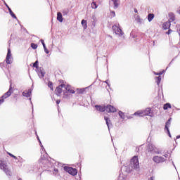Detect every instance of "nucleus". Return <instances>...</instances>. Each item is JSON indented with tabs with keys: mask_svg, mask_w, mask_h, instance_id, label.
<instances>
[{
	"mask_svg": "<svg viewBox=\"0 0 180 180\" xmlns=\"http://www.w3.org/2000/svg\"><path fill=\"white\" fill-rule=\"evenodd\" d=\"M140 168V163L139 162V157L134 156L132 159H131L130 165L129 167L122 166L121 167V171H125V172H130V171H133V169H139Z\"/></svg>",
	"mask_w": 180,
	"mask_h": 180,
	"instance_id": "obj_1",
	"label": "nucleus"
},
{
	"mask_svg": "<svg viewBox=\"0 0 180 180\" xmlns=\"http://www.w3.org/2000/svg\"><path fill=\"white\" fill-rule=\"evenodd\" d=\"M95 108L96 109V110H98V112H105V110H106V112H108V113H115V112H116V108H115L112 105H107L106 106L105 105H96Z\"/></svg>",
	"mask_w": 180,
	"mask_h": 180,
	"instance_id": "obj_2",
	"label": "nucleus"
},
{
	"mask_svg": "<svg viewBox=\"0 0 180 180\" xmlns=\"http://www.w3.org/2000/svg\"><path fill=\"white\" fill-rule=\"evenodd\" d=\"M151 108H146L143 111H136L134 115L135 116H151Z\"/></svg>",
	"mask_w": 180,
	"mask_h": 180,
	"instance_id": "obj_3",
	"label": "nucleus"
},
{
	"mask_svg": "<svg viewBox=\"0 0 180 180\" xmlns=\"http://www.w3.org/2000/svg\"><path fill=\"white\" fill-rule=\"evenodd\" d=\"M63 169L66 172H68V174H70V175H72V176H75V175H77V174H78V170L75 168L65 166L63 167Z\"/></svg>",
	"mask_w": 180,
	"mask_h": 180,
	"instance_id": "obj_4",
	"label": "nucleus"
},
{
	"mask_svg": "<svg viewBox=\"0 0 180 180\" xmlns=\"http://www.w3.org/2000/svg\"><path fill=\"white\" fill-rule=\"evenodd\" d=\"M172 120V118L169 117V120L166 122L165 125V130L167 131V133L169 137H170V138L172 137L171 136V132L169 131V127H171Z\"/></svg>",
	"mask_w": 180,
	"mask_h": 180,
	"instance_id": "obj_5",
	"label": "nucleus"
},
{
	"mask_svg": "<svg viewBox=\"0 0 180 180\" xmlns=\"http://www.w3.org/2000/svg\"><path fill=\"white\" fill-rule=\"evenodd\" d=\"M0 169H3L5 174L8 176H12V172H10L9 169H8V166L4 163H0Z\"/></svg>",
	"mask_w": 180,
	"mask_h": 180,
	"instance_id": "obj_6",
	"label": "nucleus"
},
{
	"mask_svg": "<svg viewBox=\"0 0 180 180\" xmlns=\"http://www.w3.org/2000/svg\"><path fill=\"white\" fill-rule=\"evenodd\" d=\"M148 153H150V154H160L158 149H157L156 147L151 143L148 145Z\"/></svg>",
	"mask_w": 180,
	"mask_h": 180,
	"instance_id": "obj_7",
	"label": "nucleus"
},
{
	"mask_svg": "<svg viewBox=\"0 0 180 180\" xmlns=\"http://www.w3.org/2000/svg\"><path fill=\"white\" fill-rule=\"evenodd\" d=\"M153 161L156 164H161V162H164L165 161V158L162 156H154L153 158Z\"/></svg>",
	"mask_w": 180,
	"mask_h": 180,
	"instance_id": "obj_8",
	"label": "nucleus"
},
{
	"mask_svg": "<svg viewBox=\"0 0 180 180\" xmlns=\"http://www.w3.org/2000/svg\"><path fill=\"white\" fill-rule=\"evenodd\" d=\"M112 30L116 33V34H119V36H122V29L119 27V24L116 23L112 26Z\"/></svg>",
	"mask_w": 180,
	"mask_h": 180,
	"instance_id": "obj_9",
	"label": "nucleus"
},
{
	"mask_svg": "<svg viewBox=\"0 0 180 180\" xmlns=\"http://www.w3.org/2000/svg\"><path fill=\"white\" fill-rule=\"evenodd\" d=\"M12 52H11V48H8V52L6 55V63L7 64H12Z\"/></svg>",
	"mask_w": 180,
	"mask_h": 180,
	"instance_id": "obj_10",
	"label": "nucleus"
},
{
	"mask_svg": "<svg viewBox=\"0 0 180 180\" xmlns=\"http://www.w3.org/2000/svg\"><path fill=\"white\" fill-rule=\"evenodd\" d=\"M37 72L39 78H44L46 72L44 71V68H43V67H39V68L37 69Z\"/></svg>",
	"mask_w": 180,
	"mask_h": 180,
	"instance_id": "obj_11",
	"label": "nucleus"
},
{
	"mask_svg": "<svg viewBox=\"0 0 180 180\" xmlns=\"http://www.w3.org/2000/svg\"><path fill=\"white\" fill-rule=\"evenodd\" d=\"M11 95H12V85H10L8 91L1 97V99L5 101V99H6V98H9Z\"/></svg>",
	"mask_w": 180,
	"mask_h": 180,
	"instance_id": "obj_12",
	"label": "nucleus"
},
{
	"mask_svg": "<svg viewBox=\"0 0 180 180\" xmlns=\"http://www.w3.org/2000/svg\"><path fill=\"white\" fill-rule=\"evenodd\" d=\"M42 164H45L44 165V168H50L53 167V165L51 163V162L49 160H46V158L42 159Z\"/></svg>",
	"mask_w": 180,
	"mask_h": 180,
	"instance_id": "obj_13",
	"label": "nucleus"
},
{
	"mask_svg": "<svg viewBox=\"0 0 180 180\" xmlns=\"http://www.w3.org/2000/svg\"><path fill=\"white\" fill-rule=\"evenodd\" d=\"M104 120H105V123L108 127V130H110V127H113V125L112 124V121H110V119L108 117H104Z\"/></svg>",
	"mask_w": 180,
	"mask_h": 180,
	"instance_id": "obj_14",
	"label": "nucleus"
},
{
	"mask_svg": "<svg viewBox=\"0 0 180 180\" xmlns=\"http://www.w3.org/2000/svg\"><path fill=\"white\" fill-rule=\"evenodd\" d=\"M68 94H75V91L72 90V89H69L67 91L63 90V98H68L70 96Z\"/></svg>",
	"mask_w": 180,
	"mask_h": 180,
	"instance_id": "obj_15",
	"label": "nucleus"
},
{
	"mask_svg": "<svg viewBox=\"0 0 180 180\" xmlns=\"http://www.w3.org/2000/svg\"><path fill=\"white\" fill-rule=\"evenodd\" d=\"M22 96H25V98H30L32 96V89H28V91H24Z\"/></svg>",
	"mask_w": 180,
	"mask_h": 180,
	"instance_id": "obj_16",
	"label": "nucleus"
},
{
	"mask_svg": "<svg viewBox=\"0 0 180 180\" xmlns=\"http://www.w3.org/2000/svg\"><path fill=\"white\" fill-rule=\"evenodd\" d=\"M63 87H61L60 85H59L56 89V94L58 96H60L61 95V92H63Z\"/></svg>",
	"mask_w": 180,
	"mask_h": 180,
	"instance_id": "obj_17",
	"label": "nucleus"
},
{
	"mask_svg": "<svg viewBox=\"0 0 180 180\" xmlns=\"http://www.w3.org/2000/svg\"><path fill=\"white\" fill-rule=\"evenodd\" d=\"M175 20V14L174 13H169V22H174Z\"/></svg>",
	"mask_w": 180,
	"mask_h": 180,
	"instance_id": "obj_18",
	"label": "nucleus"
},
{
	"mask_svg": "<svg viewBox=\"0 0 180 180\" xmlns=\"http://www.w3.org/2000/svg\"><path fill=\"white\" fill-rule=\"evenodd\" d=\"M61 88H64L65 90V92H67L68 91H70V89H71V86L70 84H68L67 86L65 84H60Z\"/></svg>",
	"mask_w": 180,
	"mask_h": 180,
	"instance_id": "obj_19",
	"label": "nucleus"
},
{
	"mask_svg": "<svg viewBox=\"0 0 180 180\" xmlns=\"http://www.w3.org/2000/svg\"><path fill=\"white\" fill-rule=\"evenodd\" d=\"M110 1L113 2L114 9H117V8H119V5H120V4L119 3V0H110Z\"/></svg>",
	"mask_w": 180,
	"mask_h": 180,
	"instance_id": "obj_20",
	"label": "nucleus"
},
{
	"mask_svg": "<svg viewBox=\"0 0 180 180\" xmlns=\"http://www.w3.org/2000/svg\"><path fill=\"white\" fill-rule=\"evenodd\" d=\"M162 27L165 30H167V29H169L171 27V22H166L162 25Z\"/></svg>",
	"mask_w": 180,
	"mask_h": 180,
	"instance_id": "obj_21",
	"label": "nucleus"
},
{
	"mask_svg": "<svg viewBox=\"0 0 180 180\" xmlns=\"http://www.w3.org/2000/svg\"><path fill=\"white\" fill-rule=\"evenodd\" d=\"M57 20H58V22H63V13H61V12H58L57 13Z\"/></svg>",
	"mask_w": 180,
	"mask_h": 180,
	"instance_id": "obj_22",
	"label": "nucleus"
},
{
	"mask_svg": "<svg viewBox=\"0 0 180 180\" xmlns=\"http://www.w3.org/2000/svg\"><path fill=\"white\" fill-rule=\"evenodd\" d=\"M136 21L137 22V23H139V25H142L143 23H144V20L141 18L139 15L136 16Z\"/></svg>",
	"mask_w": 180,
	"mask_h": 180,
	"instance_id": "obj_23",
	"label": "nucleus"
},
{
	"mask_svg": "<svg viewBox=\"0 0 180 180\" xmlns=\"http://www.w3.org/2000/svg\"><path fill=\"white\" fill-rule=\"evenodd\" d=\"M161 79H162L161 76H158L155 77V80L157 85H160V84H161Z\"/></svg>",
	"mask_w": 180,
	"mask_h": 180,
	"instance_id": "obj_24",
	"label": "nucleus"
},
{
	"mask_svg": "<svg viewBox=\"0 0 180 180\" xmlns=\"http://www.w3.org/2000/svg\"><path fill=\"white\" fill-rule=\"evenodd\" d=\"M164 110H167L168 109H171V103H167L163 105Z\"/></svg>",
	"mask_w": 180,
	"mask_h": 180,
	"instance_id": "obj_25",
	"label": "nucleus"
},
{
	"mask_svg": "<svg viewBox=\"0 0 180 180\" xmlns=\"http://www.w3.org/2000/svg\"><path fill=\"white\" fill-rule=\"evenodd\" d=\"M62 13H63V16H67V15H68V13H70V10L68 8H64L62 11Z\"/></svg>",
	"mask_w": 180,
	"mask_h": 180,
	"instance_id": "obj_26",
	"label": "nucleus"
},
{
	"mask_svg": "<svg viewBox=\"0 0 180 180\" xmlns=\"http://www.w3.org/2000/svg\"><path fill=\"white\" fill-rule=\"evenodd\" d=\"M153 19H154V14L149 13L148 15V22H151V20H153Z\"/></svg>",
	"mask_w": 180,
	"mask_h": 180,
	"instance_id": "obj_27",
	"label": "nucleus"
},
{
	"mask_svg": "<svg viewBox=\"0 0 180 180\" xmlns=\"http://www.w3.org/2000/svg\"><path fill=\"white\" fill-rule=\"evenodd\" d=\"M118 115H119V116L121 119H123V120L126 119V116L124 115V112H123L122 111H119Z\"/></svg>",
	"mask_w": 180,
	"mask_h": 180,
	"instance_id": "obj_28",
	"label": "nucleus"
},
{
	"mask_svg": "<svg viewBox=\"0 0 180 180\" xmlns=\"http://www.w3.org/2000/svg\"><path fill=\"white\" fill-rule=\"evenodd\" d=\"M82 25L84 30L86 29V27H88V25L86 24V20H82Z\"/></svg>",
	"mask_w": 180,
	"mask_h": 180,
	"instance_id": "obj_29",
	"label": "nucleus"
},
{
	"mask_svg": "<svg viewBox=\"0 0 180 180\" xmlns=\"http://www.w3.org/2000/svg\"><path fill=\"white\" fill-rule=\"evenodd\" d=\"M33 67L34 68H37V70H39V68H40L39 67V60H36L34 63H33Z\"/></svg>",
	"mask_w": 180,
	"mask_h": 180,
	"instance_id": "obj_30",
	"label": "nucleus"
},
{
	"mask_svg": "<svg viewBox=\"0 0 180 180\" xmlns=\"http://www.w3.org/2000/svg\"><path fill=\"white\" fill-rule=\"evenodd\" d=\"M91 8L92 9H96V8H98V4H96V1L91 3Z\"/></svg>",
	"mask_w": 180,
	"mask_h": 180,
	"instance_id": "obj_31",
	"label": "nucleus"
},
{
	"mask_svg": "<svg viewBox=\"0 0 180 180\" xmlns=\"http://www.w3.org/2000/svg\"><path fill=\"white\" fill-rule=\"evenodd\" d=\"M48 86H49V88H50V89L51 91H53V82L49 81L48 82Z\"/></svg>",
	"mask_w": 180,
	"mask_h": 180,
	"instance_id": "obj_32",
	"label": "nucleus"
},
{
	"mask_svg": "<svg viewBox=\"0 0 180 180\" xmlns=\"http://www.w3.org/2000/svg\"><path fill=\"white\" fill-rule=\"evenodd\" d=\"M31 47H32V49H33V50H36V49H37L38 46H37V44H36L34 43H32Z\"/></svg>",
	"mask_w": 180,
	"mask_h": 180,
	"instance_id": "obj_33",
	"label": "nucleus"
},
{
	"mask_svg": "<svg viewBox=\"0 0 180 180\" xmlns=\"http://www.w3.org/2000/svg\"><path fill=\"white\" fill-rule=\"evenodd\" d=\"M78 94H84L85 92V89H77Z\"/></svg>",
	"mask_w": 180,
	"mask_h": 180,
	"instance_id": "obj_34",
	"label": "nucleus"
},
{
	"mask_svg": "<svg viewBox=\"0 0 180 180\" xmlns=\"http://www.w3.org/2000/svg\"><path fill=\"white\" fill-rule=\"evenodd\" d=\"M10 15L12 18H13V19H18V17H16V15H15V13H13V11H11L10 13Z\"/></svg>",
	"mask_w": 180,
	"mask_h": 180,
	"instance_id": "obj_35",
	"label": "nucleus"
},
{
	"mask_svg": "<svg viewBox=\"0 0 180 180\" xmlns=\"http://www.w3.org/2000/svg\"><path fill=\"white\" fill-rule=\"evenodd\" d=\"M8 154L10 157H12V158H14V160H18V157L15 156V155L11 153H8Z\"/></svg>",
	"mask_w": 180,
	"mask_h": 180,
	"instance_id": "obj_36",
	"label": "nucleus"
},
{
	"mask_svg": "<svg viewBox=\"0 0 180 180\" xmlns=\"http://www.w3.org/2000/svg\"><path fill=\"white\" fill-rule=\"evenodd\" d=\"M44 50L46 53V54H49V53H50V51H49V49H47V47L45 46V48H44Z\"/></svg>",
	"mask_w": 180,
	"mask_h": 180,
	"instance_id": "obj_37",
	"label": "nucleus"
},
{
	"mask_svg": "<svg viewBox=\"0 0 180 180\" xmlns=\"http://www.w3.org/2000/svg\"><path fill=\"white\" fill-rule=\"evenodd\" d=\"M17 160H18V161H20V162H23V158H22V157L20 156H18Z\"/></svg>",
	"mask_w": 180,
	"mask_h": 180,
	"instance_id": "obj_38",
	"label": "nucleus"
},
{
	"mask_svg": "<svg viewBox=\"0 0 180 180\" xmlns=\"http://www.w3.org/2000/svg\"><path fill=\"white\" fill-rule=\"evenodd\" d=\"M110 13H111L112 18H115V16H116V13L115 11H111Z\"/></svg>",
	"mask_w": 180,
	"mask_h": 180,
	"instance_id": "obj_39",
	"label": "nucleus"
},
{
	"mask_svg": "<svg viewBox=\"0 0 180 180\" xmlns=\"http://www.w3.org/2000/svg\"><path fill=\"white\" fill-rule=\"evenodd\" d=\"M39 146L41 148L42 150H44V147L43 146V143H41V141H39Z\"/></svg>",
	"mask_w": 180,
	"mask_h": 180,
	"instance_id": "obj_40",
	"label": "nucleus"
},
{
	"mask_svg": "<svg viewBox=\"0 0 180 180\" xmlns=\"http://www.w3.org/2000/svg\"><path fill=\"white\" fill-rule=\"evenodd\" d=\"M108 81H109V80H105L104 82H105V84H107V85H108V86H109V88H110V84H109Z\"/></svg>",
	"mask_w": 180,
	"mask_h": 180,
	"instance_id": "obj_41",
	"label": "nucleus"
},
{
	"mask_svg": "<svg viewBox=\"0 0 180 180\" xmlns=\"http://www.w3.org/2000/svg\"><path fill=\"white\" fill-rule=\"evenodd\" d=\"M172 32V30H169L168 32H166L167 34H171Z\"/></svg>",
	"mask_w": 180,
	"mask_h": 180,
	"instance_id": "obj_42",
	"label": "nucleus"
},
{
	"mask_svg": "<svg viewBox=\"0 0 180 180\" xmlns=\"http://www.w3.org/2000/svg\"><path fill=\"white\" fill-rule=\"evenodd\" d=\"M5 101H4V98H0V105L4 103Z\"/></svg>",
	"mask_w": 180,
	"mask_h": 180,
	"instance_id": "obj_43",
	"label": "nucleus"
},
{
	"mask_svg": "<svg viewBox=\"0 0 180 180\" xmlns=\"http://www.w3.org/2000/svg\"><path fill=\"white\" fill-rule=\"evenodd\" d=\"M54 172H53V174H57V172H58V169H54Z\"/></svg>",
	"mask_w": 180,
	"mask_h": 180,
	"instance_id": "obj_44",
	"label": "nucleus"
},
{
	"mask_svg": "<svg viewBox=\"0 0 180 180\" xmlns=\"http://www.w3.org/2000/svg\"><path fill=\"white\" fill-rule=\"evenodd\" d=\"M155 75H162V72H158V73H155Z\"/></svg>",
	"mask_w": 180,
	"mask_h": 180,
	"instance_id": "obj_45",
	"label": "nucleus"
},
{
	"mask_svg": "<svg viewBox=\"0 0 180 180\" xmlns=\"http://www.w3.org/2000/svg\"><path fill=\"white\" fill-rule=\"evenodd\" d=\"M5 6H6V8H9V6L8 5V4H6V1L4 2Z\"/></svg>",
	"mask_w": 180,
	"mask_h": 180,
	"instance_id": "obj_46",
	"label": "nucleus"
},
{
	"mask_svg": "<svg viewBox=\"0 0 180 180\" xmlns=\"http://www.w3.org/2000/svg\"><path fill=\"white\" fill-rule=\"evenodd\" d=\"M7 9L9 11V13H11L12 12V9H11V7L7 8Z\"/></svg>",
	"mask_w": 180,
	"mask_h": 180,
	"instance_id": "obj_47",
	"label": "nucleus"
},
{
	"mask_svg": "<svg viewBox=\"0 0 180 180\" xmlns=\"http://www.w3.org/2000/svg\"><path fill=\"white\" fill-rule=\"evenodd\" d=\"M60 102H61V101H60V100H57V101H56V103H57V105H60Z\"/></svg>",
	"mask_w": 180,
	"mask_h": 180,
	"instance_id": "obj_48",
	"label": "nucleus"
},
{
	"mask_svg": "<svg viewBox=\"0 0 180 180\" xmlns=\"http://www.w3.org/2000/svg\"><path fill=\"white\" fill-rule=\"evenodd\" d=\"M176 12L179 13V15H180V6L179 7L178 10L176 11Z\"/></svg>",
	"mask_w": 180,
	"mask_h": 180,
	"instance_id": "obj_49",
	"label": "nucleus"
},
{
	"mask_svg": "<svg viewBox=\"0 0 180 180\" xmlns=\"http://www.w3.org/2000/svg\"><path fill=\"white\" fill-rule=\"evenodd\" d=\"M134 12L135 13H137L139 11H137V8H134Z\"/></svg>",
	"mask_w": 180,
	"mask_h": 180,
	"instance_id": "obj_50",
	"label": "nucleus"
},
{
	"mask_svg": "<svg viewBox=\"0 0 180 180\" xmlns=\"http://www.w3.org/2000/svg\"><path fill=\"white\" fill-rule=\"evenodd\" d=\"M40 41H41V44H43V43H44V39H40Z\"/></svg>",
	"mask_w": 180,
	"mask_h": 180,
	"instance_id": "obj_51",
	"label": "nucleus"
},
{
	"mask_svg": "<svg viewBox=\"0 0 180 180\" xmlns=\"http://www.w3.org/2000/svg\"><path fill=\"white\" fill-rule=\"evenodd\" d=\"M42 46H43V47H44V49L46 47V44L45 43H43L42 44Z\"/></svg>",
	"mask_w": 180,
	"mask_h": 180,
	"instance_id": "obj_52",
	"label": "nucleus"
},
{
	"mask_svg": "<svg viewBox=\"0 0 180 180\" xmlns=\"http://www.w3.org/2000/svg\"><path fill=\"white\" fill-rule=\"evenodd\" d=\"M37 139L39 143H40V138H39V136H37Z\"/></svg>",
	"mask_w": 180,
	"mask_h": 180,
	"instance_id": "obj_53",
	"label": "nucleus"
},
{
	"mask_svg": "<svg viewBox=\"0 0 180 180\" xmlns=\"http://www.w3.org/2000/svg\"><path fill=\"white\" fill-rule=\"evenodd\" d=\"M148 180H154V177H150L148 179Z\"/></svg>",
	"mask_w": 180,
	"mask_h": 180,
	"instance_id": "obj_54",
	"label": "nucleus"
},
{
	"mask_svg": "<svg viewBox=\"0 0 180 180\" xmlns=\"http://www.w3.org/2000/svg\"><path fill=\"white\" fill-rule=\"evenodd\" d=\"M164 157H165V158H167L168 157V154H165Z\"/></svg>",
	"mask_w": 180,
	"mask_h": 180,
	"instance_id": "obj_55",
	"label": "nucleus"
},
{
	"mask_svg": "<svg viewBox=\"0 0 180 180\" xmlns=\"http://www.w3.org/2000/svg\"><path fill=\"white\" fill-rule=\"evenodd\" d=\"M172 165H174V168H176V167H175V163H174V162H172Z\"/></svg>",
	"mask_w": 180,
	"mask_h": 180,
	"instance_id": "obj_56",
	"label": "nucleus"
},
{
	"mask_svg": "<svg viewBox=\"0 0 180 180\" xmlns=\"http://www.w3.org/2000/svg\"><path fill=\"white\" fill-rule=\"evenodd\" d=\"M176 139H180V135H179V136H176Z\"/></svg>",
	"mask_w": 180,
	"mask_h": 180,
	"instance_id": "obj_57",
	"label": "nucleus"
},
{
	"mask_svg": "<svg viewBox=\"0 0 180 180\" xmlns=\"http://www.w3.org/2000/svg\"><path fill=\"white\" fill-rule=\"evenodd\" d=\"M130 36H133V32H131Z\"/></svg>",
	"mask_w": 180,
	"mask_h": 180,
	"instance_id": "obj_58",
	"label": "nucleus"
},
{
	"mask_svg": "<svg viewBox=\"0 0 180 180\" xmlns=\"http://www.w3.org/2000/svg\"><path fill=\"white\" fill-rule=\"evenodd\" d=\"M18 180H22V178H19Z\"/></svg>",
	"mask_w": 180,
	"mask_h": 180,
	"instance_id": "obj_59",
	"label": "nucleus"
},
{
	"mask_svg": "<svg viewBox=\"0 0 180 180\" xmlns=\"http://www.w3.org/2000/svg\"><path fill=\"white\" fill-rule=\"evenodd\" d=\"M2 1V2H5V0H1Z\"/></svg>",
	"mask_w": 180,
	"mask_h": 180,
	"instance_id": "obj_60",
	"label": "nucleus"
},
{
	"mask_svg": "<svg viewBox=\"0 0 180 180\" xmlns=\"http://www.w3.org/2000/svg\"><path fill=\"white\" fill-rule=\"evenodd\" d=\"M30 101H32V98H30Z\"/></svg>",
	"mask_w": 180,
	"mask_h": 180,
	"instance_id": "obj_61",
	"label": "nucleus"
},
{
	"mask_svg": "<svg viewBox=\"0 0 180 180\" xmlns=\"http://www.w3.org/2000/svg\"><path fill=\"white\" fill-rule=\"evenodd\" d=\"M133 38H134V36H132Z\"/></svg>",
	"mask_w": 180,
	"mask_h": 180,
	"instance_id": "obj_62",
	"label": "nucleus"
},
{
	"mask_svg": "<svg viewBox=\"0 0 180 180\" xmlns=\"http://www.w3.org/2000/svg\"><path fill=\"white\" fill-rule=\"evenodd\" d=\"M33 110H33V107H32V112H33Z\"/></svg>",
	"mask_w": 180,
	"mask_h": 180,
	"instance_id": "obj_63",
	"label": "nucleus"
},
{
	"mask_svg": "<svg viewBox=\"0 0 180 180\" xmlns=\"http://www.w3.org/2000/svg\"><path fill=\"white\" fill-rule=\"evenodd\" d=\"M171 64V63L169 64V65Z\"/></svg>",
	"mask_w": 180,
	"mask_h": 180,
	"instance_id": "obj_64",
	"label": "nucleus"
}]
</instances>
